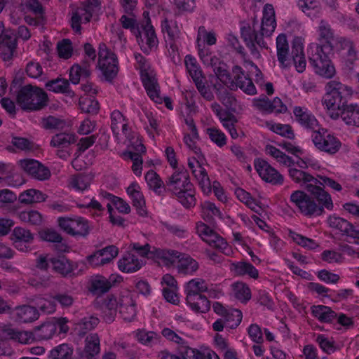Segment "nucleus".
<instances>
[{"instance_id":"nucleus-1","label":"nucleus","mask_w":359,"mask_h":359,"mask_svg":"<svg viewBox=\"0 0 359 359\" xmlns=\"http://www.w3.org/2000/svg\"><path fill=\"white\" fill-rule=\"evenodd\" d=\"M318 40L323 45L312 44L308 50L309 60L316 74L325 79L332 78L336 70L332 64L329 54L333 49L335 37L328 22L321 20L318 27Z\"/></svg>"},{"instance_id":"nucleus-2","label":"nucleus","mask_w":359,"mask_h":359,"mask_svg":"<svg viewBox=\"0 0 359 359\" xmlns=\"http://www.w3.org/2000/svg\"><path fill=\"white\" fill-rule=\"evenodd\" d=\"M276 26L273 7L271 4H266L263 10L260 33H257L250 27H244L241 29V36L252 55H259L257 47L261 48H268L267 43L264 38L271 36L275 30Z\"/></svg>"},{"instance_id":"nucleus-3","label":"nucleus","mask_w":359,"mask_h":359,"mask_svg":"<svg viewBox=\"0 0 359 359\" xmlns=\"http://www.w3.org/2000/svg\"><path fill=\"white\" fill-rule=\"evenodd\" d=\"M166 188L184 208L195 205V189L186 171L175 172L166 182Z\"/></svg>"},{"instance_id":"nucleus-4","label":"nucleus","mask_w":359,"mask_h":359,"mask_svg":"<svg viewBox=\"0 0 359 359\" xmlns=\"http://www.w3.org/2000/svg\"><path fill=\"white\" fill-rule=\"evenodd\" d=\"M318 201L302 191H295L290 196L291 203L298 209L299 212L308 217H315L321 215L324 208H327L325 202L320 200L317 194H311Z\"/></svg>"},{"instance_id":"nucleus-5","label":"nucleus","mask_w":359,"mask_h":359,"mask_svg":"<svg viewBox=\"0 0 359 359\" xmlns=\"http://www.w3.org/2000/svg\"><path fill=\"white\" fill-rule=\"evenodd\" d=\"M47 95L40 88L27 85L18 93L17 102L26 110L34 111L43 108L47 104Z\"/></svg>"},{"instance_id":"nucleus-6","label":"nucleus","mask_w":359,"mask_h":359,"mask_svg":"<svg viewBox=\"0 0 359 359\" xmlns=\"http://www.w3.org/2000/svg\"><path fill=\"white\" fill-rule=\"evenodd\" d=\"M289 175L295 182L304 184L306 190L311 194H317L320 200L325 202L327 210L333 208V203L330 195L322 187L317 186V181L315 177L302 170L293 168L289 169Z\"/></svg>"},{"instance_id":"nucleus-7","label":"nucleus","mask_w":359,"mask_h":359,"mask_svg":"<svg viewBox=\"0 0 359 359\" xmlns=\"http://www.w3.org/2000/svg\"><path fill=\"white\" fill-rule=\"evenodd\" d=\"M198 235L209 245L217 249L225 255L230 256L233 253L232 248L227 242L214 230L203 222L196 224Z\"/></svg>"},{"instance_id":"nucleus-8","label":"nucleus","mask_w":359,"mask_h":359,"mask_svg":"<svg viewBox=\"0 0 359 359\" xmlns=\"http://www.w3.org/2000/svg\"><path fill=\"white\" fill-rule=\"evenodd\" d=\"M146 18L145 23L141 25L140 34H135L137 42L144 53H149L156 49L158 44V40L155 33L154 27L151 25L148 18L149 13L144 12Z\"/></svg>"},{"instance_id":"nucleus-9","label":"nucleus","mask_w":359,"mask_h":359,"mask_svg":"<svg viewBox=\"0 0 359 359\" xmlns=\"http://www.w3.org/2000/svg\"><path fill=\"white\" fill-rule=\"evenodd\" d=\"M98 67L107 80L114 79L117 74L118 60L115 54L110 51L105 44H100L98 53Z\"/></svg>"},{"instance_id":"nucleus-10","label":"nucleus","mask_w":359,"mask_h":359,"mask_svg":"<svg viewBox=\"0 0 359 359\" xmlns=\"http://www.w3.org/2000/svg\"><path fill=\"white\" fill-rule=\"evenodd\" d=\"M311 139L317 149L330 154L336 153L341 147L340 141L325 128L318 127L313 132Z\"/></svg>"},{"instance_id":"nucleus-11","label":"nucleus","mask_w":359,"mask_h":359,"mask_svg":"<svg viewBox=\"0 0 359 359\" xmlns=\"http://www.w3.org/2000/svg\"><path fill=\"white\" fill-rule=\"evenodd\" d=\"M59 226L67 233L74 236H86L89 233L88 221L81 216L61 217L57 219Z\"/></svg>"},{"instance_id":"nucleus-12","label":"nucleus","mask_w":359,"mask_h":359,"mask_svg":"<svg viewBox=\"0 0 359 359\" xmlns=\"http://www.w3.org/2000/svg\"><path fill=\"white\" fill-rule=\"evenodd\" d=\"M233 78H231L227 87L231 90L240 88L243 93L249 95L257 93L255 86L251 79L245 75L244 70L239 66H234L232 69Z\"/></svg>"},{"instance_id":"nucleus-13","label":"nucleus","mask_w":359,"mask_h":359,"mask_svg":"<svg viewBox=\"0 0 359 359\" xmlns=\"http://www.w3.org/2000/svg\"><path fill=\"white\" fill-rule=\"evenodd\" d=\"M233 78H231L227 87L231 90L240 88L243 93L249 95L257 93L255 86L251 79L245 75L244 70L239 66H234L232 69Z\"/></svg>"},{"instance_id":"nucleus-14","label":"nucleus","mask_w":359,"mask_h":359,"mask_svg":"<svg viewBox=\"0 0 359 359\" xmlns=\"http://www.w3.org/2000/svg\"><path fill=\"white\" fill-rule=\"evenodd\" d=\"M17 46L14 33L6 29L3 22L0 21V55L4 60H10Z\"/></svg>"},{"instance_id":"nucleus-15","label":"nucleus","mask_w":359,"mask_h":359,"mask_svg":"<svg viewBox=\"0 0 359 359\" xmlns=\"http://www.w3.org/2000/svg\"><path fill=\"white\" fill-rule=\"evenodd\" d=\"M118 254V248L109 245L97 250L86 257L87 263L93 268H97L110 263Z\"/></svg>"},{"instance_id":"nucleus-16","label":"nucleus","mask_w":359,"mask_h":359,"mask_svg":"<svg viewBox=\"0 0 359 359\" xmlns=\"http://www.w3.org/2000/svg\"><path fill=\"white\" fill-rule=\"evenodd\" d=\"M255 168L259 177L265 182L272 184H281L283 177L273 168L267 161L263 159H256L254 163Z\"/></svg>"},{"instance_id":"nucleus-17","label":"nucleus","mask_w":359,"mask_h":359,"mask_svg":"<svg viewBox=\"0 0 359 359\" xmlns=\"http://www.w3.org/2000/svg\"><path fill=\"white\" fill-rule=\"evenodd\" d=\"M21 168L28 175L38 180H46L50 177V170L33 159H23L19 161Z\"/></svg>"},{"instance_id":"nucleus-18","label":"nucleus","mask_w":359,"mask_h":359,"mask_svg":"<svg viewBox=\"0 0 359 359\" xmlns=\"http://www.w3.org/2000/svg\"><path fill=\"white\" fill-rule=\"evenodd\" d=\"M293 114L295 121L304 128L315 131L319 127L317 118L308 108L295 106Z\"/></svg>"},{"instance_id":"nucleus-19","label":"nucleus","mask_w":359,"mask_h":359,"mask_svg":"<svg viewBox=\"0 0 359 359\" xmlns=\"http://www.w3.org/2000/svg\"><path fill=\"white\" fill-rule=\"evenodd\" d=\"M142 82L144 89L151 100L154 102L161 104L163 98L160 95V87L156 77V73L153 70L141 75Z\"/></svg>"},{"instance_id":"nucleus-20","label":"nucleus","mask_w":359,"mask_h":359,"mask_svg":"<svg viewBox=\"0 0 359 359\" xmlns=\"http://www.w3.org/2000/svg\"><path fill=\"white\" fill-rule=\"evenodd\" d=\"M11 239L17 250L26 252L34 240V234L29 229L17 226L12 232Z\"/></svg>"},{"instance_id":"nucleus-21","label":"nucleus","mask_w":359,"mask_h":359,"mask_svg":"<svg viewBox=\"0 0 359 359\" xmlns=\"http://www.w3.org/2000/svg\"><path fill=\"white\" fill-rule=\"evenodd\" d=\"M111 128L116 137L121 134L126 137H130L131 130L128 126V121L118 110H114L111 114Z\"/></svg>"},{"instance_id":"nucleus-22","label":"nucleus","mask_w":359,"mask_h":359,"mask_svg":"<svg viewBox=\"0 0 359 359\" xmlns=\"http://www.w3.org/2000/svg\"><path fill=\"white\" fill-rule=\"evenodd\" d=\"M126 191L138 215L143 217L146 216L147 212L145 207V200L140 185L137 182H133L128 186Z\"/></svg>"},{"instance_id":"nucleus-23","label":"nucleus","mask_w":359,"mask_h":359,"mask_svg":"<svg viewBox=\"0 0 359 359\" xmlns=\"http://www.w3.org/2000/svg\"><path fill=\"white\" fill-rule=\"evenodd\" d=\"M342 100L331 93L325 92L323 99V105L332 119H337L340 116V112L345 107V105L342 104Z\"/></svg>"},{"instance_id":"nucleus-24","label":"nucleus","mask_w":359,"mask_h":359,"mask_svg":"<svg viewBox=\"0 0 359 359\" xmlns=\"http://www.w3.org/2000/svg\"><path fill=\"white\" fill-rule=\"evenodd\" d=\"M11 315L15 320L23 323L34 322L39 317L38 310L34 306L29 305L16 306L13 310Z\"/></svg>"},{"instance_id":"nucleus-25","label":"nucleus","mask_w":359,"mask_h":359,"mask_svg":"<svg viewBox=\"0 0 359 359\" xmlns=\"http://www.w3.org/2000/svg\"><path fill=\"white\" fill-rule=\"evenodd\" d=\"M142 259H139L132 252H127L118 262V267L124 273H134L140 270L144 264Z\"/></svg>"},{"instance_id":"nucleus-26","label":"nucleus","mask_w":359,"mask_h":359,"mask_svg":"<svg viewBox=\"0 0 359 359\" xmlns=\"http://www.w3.org/2000/svg\"><path fill=\"white\" fill-rule=\"evenodd\" d=\"M327 224L336 233H341L353 238L355 228L345 219L331 215L327 219Z\"/></svg>"},{"instance_id":"nucleus-27","label":"nucleus","mask_w":359,"mask_h":359,"mask_svg":"<svg viewBox=\"0 0 359 359\" xmlns=\"http://www.w3.org/2000/svg\"><path fill=\"white\" fill-rule=\"evenodd\" d=\"M1 330L4 337L18 341L20 344H30L34 341V336L31 332L19 330L10 325H4Z\"/></svg>"},{"instance_id":"nucleus-28","label":"nucleus","mask_w":359,"mask_h":359,"mask_svg":"<svg viewBox=\"0 0 359 359\" xmlns=\"http://www.w3.org/2000/svg\"><path fill=\"white\" fill-rule=\"evenodd\" d=\"M181 252L170 249H155L154 255L163 265L170 267L177 266Z\"/></svg>"},{"instance_id":"nucleus-29","label":"nucleus","mask_w":359,"mask_h":359,"mask_svg":"<svg viewBox=\"0 0 359 359\" xmlns=\"http://www.w3.org/2000/svg\"><path fill=\"white\" fill-rule=\"evenodd\" d=\"M325 90L342 100L350 98L353 94V90L351 86L345 85L336 79L328 81L325 86Z\"/></svg>"},{"instance_id":"nucleus-30","label":"nucleus","mask_w":359,"mask_h":359,"mask_svg":"<svg viewBox=\"0 0 359 359\" xmlns=\"http://www.w3.org/2000/svg\"><path fill=\"white\" fill-rule=\"evenodd\" d=\"M71 17V26L74 31L80 33L82 24H86L93 18L82 6L72 8Z\"/></svg>"},{"instance_id":"nucleus-31","label":"nucleus","mask_w":359,"mask_h":359,"mask_svg":"<svg viewBox=\"0 0 359 359\" xmlns=\"http://www.w3.org/2000/svg\"><path fill=\"white\" fill-rule=\"evenodd\" d=\"M100 351V338L96 333L88 335L85 340L83 356L86 359H97Z\"/></svg>"},{"instance_id":"nucleus-32","label":"nucleus","mask_w":359,"mask_h":359,"mask_svg":"<svg viewBox=\"0 0 359 359\" xmlns=\"http://www.w3.org/2000/svg\"><path fill=\"white\" fill-rule=\"evenodd\" d=\"M92 178L87 175L77 174L72 175L67 180V187L78 192H83L89 189Z\"/></svg>"},{"instance_id":"nucleus-33","label":"nucleus","mask_w":359,"mask_h":359,"mask_svg":"<svg viewBox=\"0 0 359 359\" xmlns=\"http://www.w3.org/2000/svg\"><path fill=\"white\" fill-rule=\"evenodd\" d=\"M111 287V280L102 276H93L90 280L89 291L95 295L106 293Z\"/></svg>"},{"instance_id":"nucleus-34","label":"nucleus","mask_w":359,"mask_h":359,"mask_svg":"<svg viewBox=\"0 0 359 359\" xmlns=\"http://www.w3.org/2000/svg\"><path fill=\"white\" fill-rule=\"evenodd\" d=\"M230 269L237 276H248L253 279H257L259 277L258 270L252 264L247 262H233L231 264Z\"/></svg>"},{"instance_id":"nucleus-35","label":"nucleus","mask_w":359,"mask_h":359,"mask_svg":"<svg viewBox=\"0 0 359 359\" xmlns=\"http://www.w3.org/2000/svg\"><path fill=\"white\" fill-rule=\"evenodd\" d=\"M186 300L191 310L197 313H205L210 308V301L203 294L188 296L186 297Z\"/></svg>"},{"instance_id":"nucleus-36","label":"nucleus","mask_w":359,"mask_h":359,"mask_svg":"<svg viewBox=\"0 0 359 359\" xmlns=\"http://www.w3.org/2000/svg\"><path fill=\"white\" fill-rule=\"evenodd\" d=\"M202 164L203 163H198V167L194 166L191 171L198 181L203 192L208 195L211 192V183L207 171L205 168L203 167Z\"/></svg>"},{"instance_id":"nucleus-37","label":"nucleus","mask_w":359,"mask_h":359,"mask_svg":"<svg viewBox=\"0 0 359 359\" xmlns=\"http://www.w3.org/2000/svg\"><path fill=\"white\" fill-rule=\"evenodd\" d=\"M176 267L179 273L193 275L198 269L199 265L189 255L182 253Z\"/></svg>"},{"instance_id":"nucleus-38","label":"nucleus","mask_w":359,"mask_h":359,"mask_svg":"<svg viewBox=\"0 0 359 359\" xmlns=\"http://www.w3.org/2000/svg\"><path fill=\"white\" fill-rule=\"evenodd\" d=\"M120 313L126 321H132L136 316L135 304L129 296L123 297L119 299Z\"/></svg>"},{"instance_id":"nucleus-39","label":"nucleus","mask_w":359,"mask_h":359,"mask_svg":"<svg viewBox=\"0 0 359 359\" xmlns=\"http://www.w3.org/2000/svg\"><path fill=\"white\" fill-rule=\"evenodd\" d=\"M118 303L114 296H108L102 303L103 318L107 323H110L114 320Z\"/></svg>"},{"instance_id":"nucleus-40","label":"nucleus","mask_w":359,"mask_h":359,"mask_svg":"<svg viewBox=\"0 0 359 359\" xmlns=\"http://www.w3.org/2000/svg\"><path fill=\"white\" fill-rule=\"evenodd\" d=\"M231 294L242 303H247L252 297L249 286L241 281H237L231 285Z\"/></svg>"},{"instance_id":"nucleus-41","label":"nucleus","mask_w":359,"mask_h":359,"mask_svg":"<svg viewBox=\"0 0 359 359\" xmlns=\"http://www.w3.org/2000/svg\"><path fill=\"white\" fill-rule=\"evenodd\" d=\"M292 65H294L297 72L299 73L304 72L306 69V61L302 44H293L292 49Z\"/></svg>"},{"instance_id":"nucleus-42","label":"nucleus","mask_w":359,"mask_h":359,"mask_svg":"<svg viewBox=\"0 0 359 359\" xmlns=\"http://www.w3.org/2000/svg\"><path fill=\"white\" fill-rule=\"evenodd\" d=\"M311 313L321 323H330L337 317V313L334 311L324 305L313 306Z\"/></svg>"},{"instance_id":"nucleus-43","label":"nucleus","mask_w":359,"mask_h":359,"mask_svg":"<svg viewBox=\"0 0 359 359\" xmlns=\"http://www.w3.org/2000/svg\"><path fill=\"white\" fill-rule=\"evenodd\" d=\"M99 322L98 318L94 316H88L75 323L74 330L79 336H83L88 331L94 329Z\"/></svg>"},{"instance_id":"nucleus-44","label":"nucleus","mask_w":359,"mask_h":359,"mask_svg":"<svg viewBox=\"0 0 359 359\" xmlns=\"http://www.w3.org/2000/svg\"><path fill=\"white\" fill-rule=\"evenodd\" d=\"M216 36L213 32H208L204 26L199 27L196 38L198 51H200L201 48H208L205 46V43L212 46L216 43Z\"/></svg>"},{"instance_id":"nucleus-45","label":"nucleus","mask_w":359,"mask_h":359,"mask_svg":"<svg viewBox=\"0 0 359 359\" xmlns=\"http://www.w3.org/2000/svg\"><path fill=\"white\" fill-rule=\"evenodd\" d=\"M359 105L350 104L345 105V107L340 112L342 120L346 125L356 126L358 118Z\"/></svg>"},{"instance_id":"nucleus-46","label":"nucleus","mask_w":359,"mask_h":359,"mask_svg":"<svg viewBox=\"0 0 359 359\" xmlns=\"http://www.w3.org/2000/svg\"><path fill=\"white\" fill-rule=\"evenodd\" d=\"M208 290V285L205 280L201 278H194L186 283V297L202 294V292H206Z\"/></svg>"},{"instance_id":"nucleus-47","label":"nucleus","mask_w":359,"mask_h":359,"mask_svg":"<svg viewBox=\"0 0 359 359\" xmlns=\"http://www.w3.org/2000/svg\"><path fill=\"white\" fill-rule=\"evenodd\" d=\"M75 142L73 133H60L52 137L50 144L53 148H69Z\"/></svg>"},{"instance_id":"nucleus-48","label":"nucleus","mask_w":359,"mask_h":359,"mask_svg":"<svg viewBox=\"0 0 359 359\" xmlns=\"http://www.w3.org/2000/svg\"><path fill=\"white\" fill-rule=\"evenodd\" d=\"M18 198L21 203L32 204L44 201L46 196L39 190L30 189L22 192Z\"/></svg>"},{"instance_id":"nucleus-49","label":"nucleus","mask_w":359,"mask_h":359,"mask_svg":"<svg viewBox=\"0 0 359 359\" xmlns=\"http://www.w3.org/2000/svg\"><path fill=\"white\" fill-rule=\"evenodd\" d=\"M18 218L24 223L33 226H39L43 223V216L37 210H29L18 212Z\"/></svg>"},{"instance_id":"nucleus-50","label":"nucleus","mask_w":359,"mask_h":359,"mask_svg":"<svg viewBox=\"0 0 359 359\" xmlns=\"http://www.w3.org/2000/svg\"><path fill=\"white\" fill-rule=\"evenodd\" d=\"M161 28L164 34H166L165 41L180 39V30L176 21L165 19L161 22Z\"/></svg>"},{"instance_id":"nucleus-51","label":"nucleus","mask_w":359,"mask_h":359,"mask_svg":"<svg viewBox=\"0 0 359 359\" xmlns=\"http://www.w3.org/2000/svg\"><path fill=\"white\" fill-rule=\"evenodd\" d=\"M91 74V69L88 65L82 62L81 65H74L69 72V79L73 84H78L81 78H88Z\"/></svg>"},{"instance_id":"nucleus-52","label":"nucleus","mask_w":359,"mask_h":359,"mask_svg":"<svg viewBox=\"0 0 359 359\" xmlns=\"http://www.w3.org/2000/svg\"><path fill=\"white\" fill-rule=\"evenodd\" d=\"M50 263L55 271L62 275H67L73 271L72 263L65 257H52Z\"/></svg>"},{"instance_id":"nucleus-53","label":"nucleus","mask_w":359,"mask_h":359,"mask_svg":"<svg viewBox=\"0 0 359 359\" xmlns=\"http://www.w3.org/2000/svg\"><path fill=\"white\" fill-rule=\"evenodd\" d=\"M186 69L194 82L203 79L202 71L196 59L191 55H186L184 58Z\"/></svg>"},{"instance_id":"nucleus-54","label":"nucleus","mask_w":359,"mask_h":359,"mask_svg":"<svg viewBox=\"0 0 359 359\" xmlns=\"http://www.w3.org/2000/svg\"><path fill=\"white\" fill-rule=\"evenodd\" d=\"M39 125L46 130H62L65 126V121L60 118L50 115L42 117Z\"/></svg>"},{"instance_id":"nucleus-55","label":"nucleus","mask_w":359,"mask_h":359,"mask_svg":"<svg viewBox=\"0 0 359 359\" xmlns=\"http://www.w3.org/2000/svg\"><path fill=\"white\" fill-rule=\"evenodd\" d=\"M266 154L273 157L280 164L290 167L293 164L292 158L273 145H267L265 149Z\"/></svg>"},{"instance_id":"nucleus-56","label":"nucleus","mask_w":359,"mask_h":359,"mask_svg":"<svg viewBox=\"0 0 359 359\" xmlns=\"http://www.w3.org/2000/svg\"><path fill=\"white\" fill-rule=\"evenodd\" d=\"M73 348L67 344H62L50 351V359H72Z\"/></svg>"},{"instance_id":"nucleus-57","label":"nucleus","mask_w":359,"mask_h":359,"mask_svg":"<svg viewBox=\"0 0 359 359\" xmlns=\"http://www.w3.org/2000/svg\"><path fill=\"white\" fill-rule=\"evenodd\" d=\"M266 126L269 130L288 139L294 137L292 127L288 124L277 123L273 122H267Z\"/></svg>"},{"instance_id":"nucleus-58","label":"nucleus","mask_w":359,"mask_h":359,"mask_svg":"<svg viewBox=\"0 0 359 359\" xmlns=\"http://www.w3.org/2000/svg\"><path fill=\"white\" fill-rule=\"evenodd\" d=\"M243 318L242 312L236 309H229L223 319L226 321V327L234 329L237 327Z\"/></svg>"},{"instance_id":"nucleus-59","label":"nucleus","mask_w":359,"mask_h":359,"mask_svg":"<svg viewBox=\"0 0 359 359\" xmlns=\"http://www.w3.org/2000/svg\"><path fill=\"white\" fill-rule=\"evenodd\" d=\"M298 5L302 12L309 17L315 16V14L319 13L320 10V4L318 0H299Z\"/></svg>"},{"instance_id":"nucleus-60","label":"nucleus","mask_w":359,"mask_h":359,"mask_svg":"<svg viewBox=\"0 0 359 359\" xmlns=\"http://www.w3.org/2000/svg\"><path fill=\"white\" fill-rule=\"evenodd\" d=\"M198 55L204 65L215 68L222 62L215 55H213L210 48H201Z\"/></svg>"},{"instance_id":"nucleus-61","label":"nucleus","mask_w":359,"mask_h":359,"mask_svg":"<svg viewBox=\"0 0 359 359\" xmlns=\"http://www.w3.org/2000/svg\"><path fill=\"white\" fill-rule=\"evenodd\" d=\"M289 236L295 243L308 250H313L318 247V244L314 240L294 231H290Z\"/></svg>"},{"instance_id":"nucleus-62","label":"nucleus","mask_w":359,"mask_h":359,"mask_svg":"<svg viewBox=\"0 0 359 359\" xmlns=\"http://www.w3.org/2000/svg\"><path fill=\"white\" fill-rule=\"evenodd\" d=\"M237 198L245 203L252 210L257 212L259 208L257 201L251 196L250 194L243 189L238 188L235 191Z\"/></svg>"},{"instance_id":"nucleus-63","label":"nucleus","mask_w":359,"mask_h":359,"mask_svg":"<svg viewBox=\"0 0 359 359\" xmlns=\"http://www.w3.org/2000/svg\"><path fill=\"white\" fill-rule=\"evenodd\" d=\"M184 142L187 148L193 152V154H199L201 152L198 146L199 135L197 132H189L185 133L183 138Z\"/></svg>"},{"instance_id":"nucleus-64","label":"nucleus","mask_w":359,"mask_h":359,"mask_svg":"<svg viewBox=\"0 0 359 359\" xmlns=\"http://www.w3.org/2000/svg\"><path fill=\"white\" fill-rule=\"evenodd\" d=\"M46 87L54 93H65L69 91V83L66 79H57L47 82Z\"/></svg>"}]
</instances>
